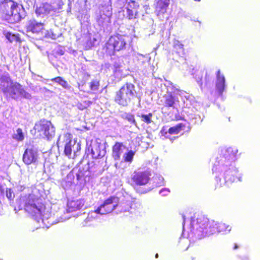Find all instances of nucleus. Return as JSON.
I'll return each mask as SVG.
<instances>
[{
    "instance_id": "nucleus-46",
    "label": "nucleus",
    "mask_w": 260,
    "mask_h": 260,
    "mask_svg": "<svg viewBox=\"0 0 260 260\" xmlns=\"http://www.w3.org/2000/svg\"><path fill=\"white\" fill-rule=\"evenodd\" d=\"M89 77V75L88 74H84V78H85V80H88V78Z\"/></svg>"
},
{
    "instance_id": "nucleus-53",
    "label": "nucleus",
    "mask_w": 260,
    "mask_h": 260,
    "mask_svg": "<svg viewBox=\"0 0 260 260\" xmlns=\"http://www.w3.org/2000/svg\"><path fill=\"white\" fill-rule=\"evenodd\" d=\"M195 1L200 2L201 0H194Z\"/></svg>"
},
{
    "instance_id": "nucleus-22",
    "label": "nucleus",
    "mask_w": 260,
    "mask_h": 260,
    "mask_svg": "<svg viewBox=\"0 0 260 260\" xmlns=\"http://www.w3.org/2000/svg\"><path fill=\"white\" fill-rule=\"evenodd\" d=\"M183 126V124L179 123L176 126L170 127L169 129L168 132H165L164 129H161V134L162 136H164L165 138H168L169 135L178 134L181 131Z\"/></svg>"
},
{
    "instance_id": "nucleus-31",
    "label": "nucleus",
    "mask_w": 260,
    "mask_h": 260,
    "mask_svg": "<svg viewBox=\"0 0 260 260\" xmlns=\"http://www.w3.org/2000/svg\"><path fill=\"white\" fill-rule=\"evenodd\" d=\"M153 181L155 186H159L164 184V178L160 175H156L153 177Z\"/></svg>"
},
{
    "instance_id": "nucleus-8",
    "label": "nucleus",
    "mask_w": 260,
    "mask_h": 260,
    "mask_svg": "<svg viewBox=\"0 0 260 260\" xmlns=\"http://www.w3.org/2000/svg\"><path fill=\"white\" fill-rule=\"evenodd\" d=\"M6 7L10 8L8 11L5 18L9 23H15L19 22L24 17V10L21 6L18 5L13 1H9L6 4Z\"/></svg>"
},
{
    "instance_id": "nucleus-23",
    "label": "nucleus",
    "mask_w": 260,
    "mask_h": 260,
    "mask_svg": "<svg viewBox=\"0 0 260 260\" xmlns=\"http://www.w3.org/2000/svg\"><path fill=\"white\" fill-rule=\"evenodd\" d=\"M105 9H107L106 13H104V11H101L99 15H97L96 18L97 22L100 25L103 24L104 21L109 18L112 15V12L109 7H106Z\"/></svg>"
},
{
    "instance_id": "nucleus-50",
    "label": "nucleus",
    "mask_w": 260,
    "mask_h": 260,
    "mask_svg": "<svg viewBox=\"0 0 260 260\" xmlns=\"http://www.w3.org/2000/svg\"><path fill=\"white\" fill-rule=\"evenodd\" d=\"M158 254L157 253H156V254H155V257H156V258H157V257H158Z\"/></svg>"
},
{
    "instance_id": "nucleus-30",
    "label": "nucleus",
    "mask_w": 260,
    "mask_h": 260,
    "mask_svg": "<svg viewBox=\"0 0 260 260\" xmlns=\"http://www.w3.org/2000/svg\"><path fill=\"white\" fill-rule=\"evenodd\" d=\"M139 116L140 117L141 120L146 123L147 124H150L152 122V114L151 113H148V114H142L139 115Z\"/></svg>"
},
{
    "instance_id": "nucleus-45",
    "label": "nucleus",
    "mask_w": 260,
    "mask_h": 260,
    "mask_svg": "<svg viewBox=\"0 0 260 260\" xmlns=\"http://www.w3.org/2000/svg\"><path fill=\"white\" fill-rule=\"evenodd\" d=\"M67 169H68V170L70 169L69 166L62 165L61 166V171H63Z\"/></svg>"
},
{
    "instance_id": "nucleus-49",
    "label": "nucleus",
    "mask_w": 260,
    "mask_h": 260,
    "mask_svg": "<svg viewBox=\"0 0 260 260\" xmlns=\"http://www.w3.org/2000/svg\"><path fill=\"white\" fill-rule=\"evenodd\" d=\"M175 137H173V138H170V140L172 142L173 141V140L174 139H175Z\"/></svg>"
},
{
    "instance_id": "nucleus-11",
    "label": "nucleus",
    "mask_w": 260,
    "mask_h": 260,
    "mask_svg": "<svg viewBox=\"0 0 260 260\" xmlns=\"http://www.w3.org/2000/svg\"><path fill=\"white\" fill-rule=\"evenodd\" d=\"M61 9L60 6L57 4L45 3L37 7L36 13L38 16L44 17L48 14L53 15L55 13H58Z\"/></svg>"
},
{
    "instance_id": "nucleus-32",
    "label": "nucleus",
    "mask_w": 260,
    "mask_h": 260,
    "mask_svg": "<svg viewBox=\"0 0 260 260\" xmlns=\"http://www.w3.org/2000/svg\"><path fill=\"white\" fill-rule=\"evenodd\" d=\"M231 230V227L230 225H226L223 223H218V233L222 232H230Z\"/></svg>"
},
{
    "instance_id": "nucleus-48",
    "label": "nucleus",
    "mask_w": 260,
    "mask_h": 260,
    "mask_svg": "<svg viewBox=\"0 0 260 260\" xmlns=\"http://www.w3.org/2000/svg\"><path fill=\"white\" fill-rule=\"evenodd\" d=\"M190 118L197 119L196 117H193L192 115H191Z\"/></svg>"
},
{
    "instance_id": "nucleus-25",
    "label": "nucleus",
    "mask_w": 260,
    "mask_h": 260,
    "mask_svg": "<svg viewBox=\"0 0 260 260\" xmlns=\"http://www.w3.org/2000/svg\"><path fill=\"white\" fill-rule=\"evenodd\" d=\"M51 81L53 82L57 83L66 89H70L71 88V86L68 83L67 81L61 77H57L56 78H52Z\"/></svg>"
},
{
    "instance_id": "nucleus-36",
    "label": "nucleus",
    "mask_w": 260,
    "mask_h": 260,
    "mask_svg": "<svg viewBox=\"0 0 260 260\" xmlns=\"http://www.w3.org/2000/svg\"><path fill=\"white\" fill-rule=\"evenodd\" d=\"M76 170L73 169L70 173L67 175V181L71 184L72 183L73 180L74 179V176L75 175V171Z\"/></svg>"
},
{
    "instance_id": "nucleus-44",
    "label": "nucleus",
    "mask_w": 260,
    "mask_h": 260,
    "mask_svg": "<svg viewBox=\"0 0 260 260\" xmlns=\"http://www.w3.org/2000/svg\"><path fill=\"white\" fill-rule=\"evenodd\" d=\"M182 218H183V233H182V235H183L184 234V230H185V228H184V224H185V216L184 215H182Z\"/></svg>"
},
{
    "instance_id": "nucleus-41",
    "label": "nucleus",
    "mask_w": 260,
    "mask_h": 260,
    "mask_svg": "<svg viewBox=\"0 0 260 260\" xmlns=\"http://www.w3.org/2000/svg\"><path fill=\"white\" fill-rule=\"evenodd\" d=\"M125 119H127L129 122L134 124H136L134 116L130 113H127L125 115Z\"/></svg>"
},
{
    "instance_id": "nucleus-35",
    "label": "nucleus",
    "mask_w": 260,
    "mask_h": 260,
    "mask_svg": "<svg viewBox=\"0 0 260 260\" xmlns=\"http://www.w3.org/2000/svg\"><path fill=\"white\" fill-rule=\"evenodd\" d=\"M96 41V39L94 38L91 39L90 38L88 40H87L85 45V48L86 49H89L91 48L92 46L94 45L95 42Z\"/></svg>"
},
{
    "instance_id": "nucleus-51",
    "label": "nucleus",
    "mask_w": 260,
    "mask_h": 260,
    "mask_svg": "<svg viewBox=\"0 0 260 260\" xmlns=\"http://www.w3.org/2000/svg\"><path fill=\"white\" fill-rule=\"evenodd\" d=\"M139 55H140V56H142V57H145V56H143L142 54H139Z\"/></svg>"
},
{
    "instance_id": "nucleus-33",
    "label": "nucleus",
    "mask_w": 260,
    "mask_h": 260,
    "mask_svg": "<svg viewBox=\"0 0 260 260\" xmlns=\"http://www.w3.org/2000/svg\"><path fill=\"white\" fill-rule=\"evenodd\" d=\"M139 7V5L138 3L134 1L129 0L127 2V6L126 9H129L131 10H135L138 11Z\"/></svg>"
},
{
    "instance_id": "nucleus-4",
    "label": "nucleus",
    "mask_w": 260,
    "mask_h": 260,
    "mask_svg": "<svg viewBox=\"0 0 260 260\" xmlns=\"http://www.w3.org/2000/svg\"><path fill=\"white\" fill-rule=\"evenodd\" d=\"M0 89L6 96L15 100L21 98L26 100L32 99L31 95L25 90L20 84L13 81L7 73L0 77Z\"/></svg>"
},
{
    "instance_id": "nucleus-47",
    "label": "nucleus",
    "mask_w": 260,
    "mask_h": 260,
    "mask_svg": "<svg viewBox=\"0 0 260 260\" xmlns=\"http://www.w3.org/2000/svg\"><path fill=\"white\" fill-rule=\"evenodd\" d=\"M237 248H238V245H237V244H235L234 249H237Z\"/></svg>"
},
{
    "instance_id": "nucleus-27",
    "label": "nucleus",
    "mask_w": 260,
    "mask_h": 260,
    "mask_svg": "<svg viewBox=\"0 0 260 260\" xmlns=\"http://www.w3.org/2000/svg\"><path fill=\"white\" fill-rule=\"evenodd\" d=\"M12 138L18 142H22L24 139V134L22 129L18 128L12 135Z\"/></svg>"
},
{
    "instance_id": "nucleus-14",
    "label": "nucleus",
    "mask_w": 260,
    "mask_h": 260,
    "mask_svg": "<svg viewBox=\"0 0 260 260\" xmlns=\"http://www.w3.org/2000/svg\"><path fill=\"white\" fill-rule=\"evenodd\" d=\"M170 0H156L155 3V13L158 19L164 21L168 19L167 11L170 5Z\"/></svg>"
},
{
    "instance_id": "nucleus-5",
    "label": "nucleus",
    "mask_w": 260,
    "mask_h": 260,
    "mask_svg": "<svg viewBox=\"0 0 260 260\" xmlns=\"http://www.w3.org/2000/svg\"><path fill=\"white\" fill-rule=\"evenodd\" d=\"M164 87L166 89V93L160 98L159 105L169 109L178 111L180 108L179 96H182L185 92L176 88L170 81H167Z\"/></svg>"
},
{
    "instance_id": "nucleus-2",
    "label": "nucleus",
    "mask_w": 260,
    "mask_h": 260,
    "mask_svg": "<svg viewBox=\"0 0 260 260\" xmlns=\"http://www.w3.org/2000/svg\"><path fill=\"white\" fill-rule=\"evenodd\" d=\"M238 150L235 148L229 147L223 151L222 155L217 157L212 171L223 172V180L219 179V187L229 186L236 179L241 181V175L237 169L233 165Z\"/></svg>"
},
{
    "instance_id": "nucleus-43",
    "label": "nucleus",
    "mask_w": 260,
    "mask_h": 260,
    "mask_svg": "<svg viewBox=\"0 0 260 260\" xmlns=\"http://www.w3.org/2000/svg\"><path fill=\"white\" fill-rule=\"evenodd\" d=\"M170 192V191L169 188H164L161 189L159 191V193L160 194H161L162 196H166L168 195Z\"/></svg>"
},
{
    "instance_id": "nucleus-40",
    "label": "nucleus",
    "mask_w": 260,
    "mask_h": 260,
    "mask_svg": "<svg viewBox=\"0 0 260 260\" xmlns=\"http://www.w3.org/2000/svg\"><path fill=\"white\" fill-rule=\"evenodd\" d=\"M99 82L98 81L93 80L90 83V89L93 91L99 89Z\"/></svg>"
},
{
    "instance_id": "nucleus-37",
    "label": "nucleus",
    "mask_w": 260,
    "mask_h": 260,
    "mask_svg": "<svg viewBox=\"0 0 260 260\" xmlns=\"http://www.w3.org/2000/svg\"><path fill=\"white\" fill-rule=\"evenodd\" d=\"M46 36L49 38H50L52 39H56L59 37V36L60 35V34H55L54 33L52 30H50L49 31H47V33L45 34Z\"/></svg>"
},
{
    "instance_id": "nucleus-13",
    "label": "nucleus",
    "mask_w": 260,
    "mask_h": 260,
    "mask_svg": "<svg viewBox=\"0 0 260 260\" xmlns=\"http://www.w3.org/2000/svg\"><path fill=\"white\" fill-rule=\"evenodd\" d=\"M117 203V198L111 197L106 200L104 203L99 206L96 210L100 215L107 214L111 213L117 206H118Z\"/></svg>"
},
{
    "instance_id": "nucleus-54",
    "label": "nucleus",
    "mask_w": 260,
    "mask_h": 260,
    "mask_svg": "<svg viewBox=\"0 0 260 260\" xmlns=\"http://www.w3.org/2000/svg\"><path fill=\"white\" fill-rule=\"evenodd\" d=\"M117 165V163H115V166L116 167Z\"/></svg>"
},
{
    "instance_id": "nucleus-12",
    "label": "nucleus",
    "mask_w": 260,
    "mask_h": 260,
    "mask_svg": "<svg viewBox=\"0 0 260 260\" xmlns=\"http://www.w3.org/2000/svg\"><path fill=\"white\" fill-rule=\"evenodd\" d=\"M88 154H90L92 158L99 159L106 154V148L103 144L97 141L92 142L91 145L86 150Z\"/></svg>"
},
{
    "instance_id": "nucleus-1",
    "label": "nucleus",
    "mask_w": 260,
    "mask_h": 260,
    "mask_svg": "<svg viewBox=\"0 0 260 260\" xmlns=\"http://www.w3.org/2000/svg\"><path fill=\"white\" fill-rule=\"evenodd\" d=\"M20 210L24 209L26 212L31 214L39 223L41 221L42 227L48 228L50 225L63 222L70 218V216L65 214L64 208L59 210L53 215L49 209L46 210L45 206L41 203V199L34 194L21 196L17 201Z\"/></svg>"
},
{
    "instance_id": "nucleus-10",
    "label": "nucleus",
    "mask_w": 260,
    "mask_h": 260,
    "mask_svg": "<svg viewBox=\"0 0 260 260\" xmlns=\"http://www.w3.org/2000/svg\"><path fill=\"white\" fill-rule=\"evenodd\" d=\"M39 153L37 148L34 146H28L23 154L22 160L26 165H36L38 162Z\"/></svg>"
},
{
    "instance_id": "nucleus-15",
    "label": "nucleus",
    "mask_w": 260,
    "mask_h": 260,
    "mask_svg": "<svg viewBox=\"0 0 260 260\" xmlns=\"http://www.w3.org/2000/svg\"><path fill=\"white\" fill-rule=\"evenodd\" d=\"M126 43L124 37L121 35L111 36L107 43V48L108 49L113 50L114 51H119L123 49L125 46Z\"/></svg>"
},
{
    "instance_id": "nucleus-19",
    "label": "nucleus",
    "mask_w": 260,
    "mask_h": 260,
    "mask_svg": "<svg viewBox=\"0 0 260 260\" xmlns=\"http://www.w3.org/2000/svg\"><path fill=\"white\" fill-rule=\"evenodd\" d=\"M44 28V24L42 22H38L36 20H29L26 25L27 32H31L34 34H38L41 32Z\"/></svg>"
},
{
    "instance_id": "nucleus-17",
    "label": "nucleus",
    "mask_w": 260,
    "mask_h": 260,
    "mask_svg": "<svg viewBox=\"0 0 260 260\" xmlns=\"http://www.w3.org/2000/svg\"><path fill=\"white\" fill-rule=\"evenodd\" d=\"M89 163L87 162L84 166L80 165L78 167L73 169L74 170H76L75 173L77 180L82 182L84 180L86 177L89 175Z\"/></svg>"
},
{
    "instance_id": "nucleus-6",
    "label": "nucleus",
    "mask_w": 260,
    "mask_h": 260,
    "mask_svg": "<svg viewBox=\"0 0 260 260\" xmlns=\"http://www.w3.org/2000/svg\"><path fill=\"white\" fill-rule=\"evenodd\" d=\"M136 96L135 85L131 83H126L116 92L114 100L119 105L127 106Z\"/></svg>"
},
{
    "instance_id": "nucleus-16",
    "label": "nucleus",
    "mask_w": 260,
    "mask_h": 260,
    "mask_svg": "<svg viewBox=\"0 0 260 260\" xmlns=\"http://www.w3.org/2000/svg\"><path fill=\"white\" fill-rule=\"evenodd\" d=\"M150 179V174L146 171H135L132 175L131 180L136 185H144Z\"/></svg>"
},
{
    "instance_id": "nucleus-26",
    "label": "nucleus",
    "mask_w": 260,
    "mask_h": 260,
    "mask_svg": "<svg viewBox=\"0 0 260 260\" xmlns=\"http://www.w3.org/2000/svg\"><path fill=\"white\" fill-rule=\"evenodd\" d=\"M174 51L177 53L179 56L183 57L184 54V50L183 45L178 41H175L174 43Z\"/></svg>"
},
{
    "instance_id": "nucleus-39",
    "label": "nucleus",
    "mask_w": 260,
    "mask_h": 260,
    "mask_svg": "<svg viewBox=\"0 0 260 260\" xmlns=\"http://www.w3.org/2000/svg\"><path fill=\"white\" fill-rule=\"evenodd\" d=\"M6 192V197L9 200H11L14 198L15 194L11 188H7Z\"/></svg>"
},
{
    "instance_id": "nucleus-34",
    "label": "nucleus",
    "mask_w": 260,
    "mask_h": 260,
    "mask_svg": "<svg viewBox=\"0 0 260 260\" xmlns=\"http://www.w3.org/2000/svg\"><path fill=\"white\" fill-rule=\"evenodd\" d=\"M127 9V17L129 19H133L136 18V16L138 14V11L135 10Z\"/></svg>"
},
{
    "instance_id": "nucleus-52",
    "label": "nucleus",
    "mask_w": 260,
    "mask_h": 260,
    "mask_svg": "<svg viewBox=\"0 0 260 260\" xmlns=\"http://www.w3.org/2000/svg\"><path fill=\"white\" fill-rule=\"evenodd\" d=\"M146 59H147H147L150 60V58H148V57H146Z\"/></svg>"
},
{
    "instance_id": "nucleus-21",
    "label": "nucleus",
    "mask_w": 260,
    "mask_h": 260,
    "mask_svg": "<svg viewBox=\"0 0 260 260\" xmlns=\"http://www.w3.org/2000/svg\"><path fill=\"white\" fill-rule=\"evenodd\" d=\"M124 146L122 143L116 142L113 147L112 156L115 160H119L123 152Z\"/></svg>"
},
{
    "instance_id": "nucleus-42",
    "label": "nucleus",
    "mask_w": 260,
    "mask_h": 260,
    "mask_svg": "<svg viewBox=\"0 0 260 260\" xmlns=\"http://www.w3.org/2000/svg\"><path fill=\"white\" fill-rule=\"evenodd\" d=\"M6 37L10 42H12L17 39L16 36L15 35L11 34L10 32H8L6 34Z\"/></svg>"
},
{
    "instance_id": "nucleus-18",
    "label": "nucleus",
    "mask_w": 260,
    "mask_h": 260,
    "mask_svg": "<svg viewBox=\"0 0 260 260\" xmlns=\"http://www.w3.org/2000/svg\"><path fill=\"white\" fill-rule=\"evenodd\" d=\"M215 87L218 95H222L225 88V79L224 75L220 73V70L216 73Z\"/></svg>"
},
{
    "instance_id": "nucleus-7",
    "label": "nucleus",
    "mask_w": 260,
    "mask_h": 260,
    "mask_svg": "<svg viewBox=\"0 0 260 260\" xmlns=\"http://www.w3.org/2000/svg\"><path fill=\"white\" fill-rule=\"evenodd\" d=\"M58 147L64 145V154L70 158H74L77 153L80 150V145L72 140V135L70 134H65L60 136L57 142Z\"/></svg>"
},
{
    "instance_id": "nucleus-20",
    "label": "nucleus",
    "mask_w": 260,
    "mask_h": 260,
    "mask_svg": "<svg viewBox=\"0 0 260 260\" xmlns=\"http://www.w3.org/2000/svg\"><path fill=\"white\" fill-rule=\"evenodd\" d=\"M84 205V201L82 199L69 201L68 203V209L67 210V213L79 210Z\"/></svg>"
},
{
    "instance_id": "nucleus-9",
    "label": "nucleus",
    "mask_w": 260,
    "mask_h": 260,
    "mask_svg": "<svg viewBox=\"0 0 260 260\" xmlns=\"http://www.w3.org/2000/svg\"><path fill=\"white\" fill-rule=\"evenodd\" d=\"M34 129L40 133V135L44 136L49 139L55 134V128L50 121L43 119L36 123Z\"/></svg>"
},
{
    "instance_id": "nucleus-29",
    "label": "nucleus",
    "mask_w": 260,
    "mask_h": 260,
    "mask_svg": "<svg viewBox=\"0 0 260 260\" xmlns=\"http://www.w3.org/2000/svg\"><path fill=\"white\" fill-rule=\"evenodd\" d=\"M113 67V71L115 76L117 77L121 76L122 73V64L120 61L119 60L117 61H116L114 63Z\"/></svg>"
},
{
    "instance_id": "nucleus-55",
    "label": "nucleus",
    "mask_w": 260,
    "mask_h": 260,
    "mask_svg": "<svg viewBox=\"0 0 260 260\" xmlns=\"http://www.w3.org/2000/svg\"><path fill=\"white\" fill-rule=\"evenodd\" d=\"M216 179H217V177H216ZM216 181H218V180H216Z\"/></svg>"
},
{
    "instance_id": "nucleus-24",
    "label": "nucleus",
    "mask_w": 260,
    "mask_h": 260,
    "mask_svg": "<svg viewBox=\"0 0 260 260\" xmlns=\"http://www.w3.org/2000/svg\"><path fill=\"white\" fill-rule=\"evenodd\" d=\"M99 215L100 214L96 209L94 211H91L88 213L87 218L82 222L83 226L90 225L89 222L92 221L93 219L98 218Z\"/></svg>"
},
{
    "instance_id": "nucleus-3",
    "label": "nucleus",
    "mask_w": 260,
    "mask_h": 260,
    "mask_svg": "<svg viewBox=\"0 0 260 260\" xmlns=\"http://www.w3.org/2000/svg\"><path fill=\"white\" fill-rule=\"evenodd\" d=\"M218 232V222L203 216L191 217L188 237L194 241Z\"/></svg>"
},
{
    "instance_id": "nucleus-28",
    "label": "nucleus",
    "mask_w": 260,
    "mask_h": 260,
    "mask_svg": "<svg viewBox=\"0 0 260 260\" xmlns=\"http://www.w3.org/2000/svg\"><path fill=\"white\" fill-rule=\"evenodd\" d=\"M135 152L133 150H129L127 152L123 155V159L124 162L131 163L133 160Z\"/></svg>"
},
{
    "instance_id": "nucleus-38",
    "label": "nucleus",
    "mask_w": 260,
    "mask_h": 260,
    "mask_svg": "<svg viewBox=\"0 0 260 260\" xmlns=\"http://www.w3.org/2000/svg\"><path fill=\"white\" fill-rule=\"evenodd\" d=\"M121 209L120 210L121 212H125L128 211L131 209L130 203H126L121 205L120 206Z\"/></svg>"
}]
</instances>
